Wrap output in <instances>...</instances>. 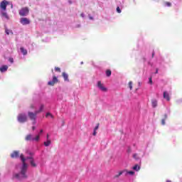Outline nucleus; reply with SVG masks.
<instances>
[{"label":"nucleus","mask_w":182,"mask_h":182,"mask_svg":"<svg viewBox=\"0 0 182 182\" xmlns=\"http://www.w3.org/2000/svg\"><path fill=\"white\" fill-rule=\"evenodd\" d=\"M5 33H6V35H14V32L12 31V30H9L8 28L5 29Z\"/></svg>","instance_id":"17"},{"label":"nucleus","mask_w":182,"mask_h":182,"mask_svg":"<svg viewBox=\"0 0 182 182\" xmlns=\"http://www.w3.org/2000/svg\"><path fill=\"white\" fill-rule=\"evenodd\" d=\"M123 173H124V171H119L118 174L115 175L114 178H119V177H120V176H122V174H123Z\"/></svg>","instance_id":"23"},{"label":"nucleus","mask_w":182,"mask_h":182,"mask_svg":"<svg viewBox=\"0 0 182 182\" xmlns=\"http://www.w3.org/2000/svg\"><path fill=\"white\" fill-rule=\"evenodd\" d=\"M127 174H130V176L134 175V171H127Z\"/></svg>","instance_id":"28"},{"label":"nucleus","mask_w":182,"mask_h":182,"mask_svg":"<svg viewBox=\"0 0 182 182\" xmlns=\"http://www.w3.org/2000/svg\"><path fill=\"white\" fill-rule=\"evenodd\" d=\"M127 152H128V153H132V149H130V148L128 149Z\"/></svg>","instance_id":"39"},{"label":"nucleus","mask_w":182,"mask_h":182,"mask_svg":"<svg viewBox=\"0 0 182 182\" xmlns=\"http://www.w3.org/2000/svg\"><path fill=\"white\" fill-rule=\"evenodd\" d=\"M133 170H135V171H139V170H140V166H139V165H135V166L133 167Z\"/></svg>","instance_id":"24"},{"label":"nucleus","mask_w":182,"mask_h":182,"mask_svg":"<svg viewBox=\"0 0 182 182\" xmlns=\"http://www.w3.org/2000/svg\"><path fill=\"white\" fill-rule=\"evenodd\" d=\"M93 136H96V134H97V132L96 130L94 129V132H93Z\"/></svg>","instance_id":"36"},{"label":"nucleus","mask_w":182,"mask_h":182,"mask_svg":"<svg viewBox=\"0 0 182 182\" xmlns=\"http://www.w3.org/2000/svg\"><path fill=\"white\" fill-rule=\"evenodd\" d=\"M9 61L11 63H14V58H10L9 59Z\"/></svg>","instance_id":"34"},{"label":"nucleus","mask_w":182,"mask_h":182,"mask_svg":"<svg viewBox=\"0 0 182 182\" xmlns=\"http://www.w3.org/2000/svg\"><path fill=\"white\" fill-rule=\"evenodd\" d=\"M81 16L83 18V14H81Z\"/></svg>","instance_id":"45"},{"label":"nucleus","mask_w":182,"mask_h":182,"mask_svg":"<svg viewBox=\"0 0 182 182\" xmlns=\"http://www.w3.org/2000/svg\"><path fill=\"white\" fill-rule=\"evenodd\" d=\"M30 109H35V106L33 105H30Z\"/></svg>","instance_id":"37"},{"label":"nucleus","mask_w":182,"mask_h":182,"mask_svg":"<svg viewBox=\"0 0 182 182\" xmlns=\"http://www.w3.org/2000/svg\"><path fill=\"white\" fill-rule=\"evenodd\" d=\"M152 58H154V51L152 53Z\"/></svg>","instance_id":"41"},{"label":"nucleus","mask_w":182,"mask_h":182,"mask_svg":"<svg viewBox=\"0 0 182 182\" xmlns=\"http://www.w3.org/2000/svg\"><path fill=\"white\" fill-rule=\"evenodd\" d=\"M165 6H171V3L166 1V2H165Z\"/></svg>","instance_id":"30"},{"label":"nucleus","mask_w":182,"mask_h":182,"mask_svg":"<svg viewBox=\"0 0 182 182\" xmlns=\"http://www.w3.org/2000/svg\"><path fill=\"white\" fill-rule=\"evenodd\" d=\"M62 76L65 82H69V75L66 73L63 72Z\"/></svg>","instance_id":"10"},{"label":"nucleus","mask_w":182,"mask_h":182,"mask_svg":"<svg viewBox=\"0 0 182 182\" xmlns=\"http://www.w3.org/2000/svg\"><path fill=\"white\" fill-rule=\"evenodd\" d=\"M6 70H8V65H2L0 68V72H1V73H4V72H6Z\"/></svg>","instance_id":"13"},{"label":"nucleus","mask_w":182,"mask_h":182,"mask_svg":"<svg viewBox=\"0 0 182 182\" xmlns=\"http://www.w3.org/2000/svg\"><path fill=\"white\" fill-rule=\"evenodd\" d=\"M45 107V106L43 105H41L40 107L39 110L36 111V113H38V114H39V113L43 112V108Z\"/></svg>","instance_id":"18"},{"label":"nucleus","mask_w":182,"mask_h":182,"mask_svg":"<svg viewBox=\"0 0 182 182\" xmlns=\"http://www.w3.org/2000/svg\"><path fill=\"white\" fill-rule=\"evenodd\" d=\"M37 114H38V113H36V111H35V112H28V116L30 120H33V122H35L36 120Z\"/></svg>","instance_id":"4"},{"label":"nucleus","mask_w":182,"mask_h":182,"mask_svg":"<svg viewBox=\"0 0 182 182\" xmlns=\"http://www.w3.org/2000/svg\"><path fill=\"white\" fill-rule=\"evenodd\" d=\"M43 133V129H41L40 132H39V134H42Z\"/></svg>","instance_id":"38"},{"label":"nucleus","mask_w":182,"mask_h":182,"mask_svg":"<svg viewBox=\"0 0 182 182\" xmlns=\"http://www.w3.org/2000/svg\"><path fill=\"white\" fill-rule=\"evenodd\" d=\"M17 120L19 122V123H25L28 122V117L26 116V114L21 113L18 114L17 117Z\"/></svg>","instance_id":"2"},{"label":"nucleus","mask_w":182,"mask_h":182,"mask_svg":"<svg viewBox=\"0 0 182 182\" xmlns=\"http://www.w3.org/2000/svg\"><path fill=\"white\" fill-rule=\"evenodd\" d=\"M100 124H97V126L95 127L94 130L97 131L99 129Z\"/></svg>","instance_id":"33"},{"label":"nucleus","mask_w":182,"mask_h":182,"mask_svg":"<svg viewBox=\"0 0 182 182\" xmlns=\"http://www.w3.org/2000/svg\"><path fill=\"white\" fill-rule=\"evenodd\" d=\"M11 159H18L19 157V151H14L11 154Z\"/></svg>","instance_id":"9"},{"label":"nucleus","mask_w":182,"mask_h":182,"mask_svg":"<svg viewBox=\"0 0 182 182\" xmlns=\"http://www.w3.org/2000/svg\"><path fill=\"white\" fill-rule=\"evenodd\" d=\"M133 159H134L135 160H139L140 158L139 157V155L137 154H134Z\"/></svg>","instance_id":"27"},{"label":"nucleus","mask_w":182,"mask_h":182,"mask_svg":"<svg viewBox=\"0 0 182 182\" xmlns=\"http://www.w3.org/2000/svg\"><path fill=\"white\" fill-rule=\"evenodd\" d=\"M40 135H37L35 138H33V141H39Z\"/></svg>","instance_id":"26"},{"label":"nucleus","mask_w":182,"mask_h":182,"mask_svg":"<svg viewBox=\"0 0 182 182\" xmlns=\"http://www.w3.org/2000/svg\"><path fill=\"white\" fill-rule=\"evenodd\" d=\"M106 75L107 76V77H110V76H112V70H107L106 71Z\"/></svg>","instance_id":"22"},{"label":"nucleus","mask_w":182,"mask_h":182,"mask_svg":"<svg viewBox=\"0 0 182 182\" xmlns=\"http://www.w3.org/2000/svg\"><path fill=\"white\" fill-rule=\"evenodd\" d=\"M50 143H51L50 140L48 139L47 141L44 142V146H46V147H48L50 146Z\"/></svg>","instance_id":"21"},{"label":"nucleus","mask_w":182,"mask_h":182,"mask_svg":"<svg viewBox=\"0 0 182 182\" xmlns=\"http://www.w3.org/2000/svg\"><path fill=\"white\" fill-rule=\"evenodd\" d=\"M35 129H36V127H32V130H35Z\"/></svg>","instance_id":"40"},{"label":"nucleus","mask_w":182,"mask_h":182,"mask_svg":"<svg viewBox=\"0 0 182 182\" xmlns=\"http://www.w3.org/2000/svg\"><path fill=\"white\" fill-rule=\"evenodd\" d=\"M20 50L23 53V55H28V50H26V49H24L23 47L20 48Z\"/></svg>","instance_id":"19"},{"label":"nucleus","mask_w":182,"mask_h":182,"mask_svg":"<svg viewBox=\"0 0 182 182\" xmlns=\"http://www.w3.org/2000/svg\"><path fill=\"white\" fill-rule=\"evenodd\" d=\"M47 140H49V134H47Z\"/></svg>","instance_id":"42"},{"label":"nucleus","mask_w":182,"mask_h":182,"mask_svg":"<svg viewBox=\"0 0 182 182\" xmlns=\"http://www.w3.org/2000/svg\"><path fill=\"white\" fill-rule=\"evenodd\" d=\"M21 160L23 163V166L19 173L15 174L14 177L17 178V180H23V178H28V176L26 175V170H28V165L26 164V159L23 156V154H21L20 156Z\"/></svg>","instance_id":"1"},{"label":"nucleus","mask_w":182,"mask_h":182,"mask_svg":"<svg viewBox=\"0 0 182 182\" xmlns=\"http://www.w3.org/2000/svg\"><path fill=\"white\" fill-rule=\"evenodd\" d=\"M159 73V70L158 69H156V73Z\"/></svg>","instance_id":"43"},{"label":"nucleus","mask_w":182,"mask_h":182,"mask_svg":"<svg viewBox=\"0 0 182 182\" xmlns=\"http://www.w3.org/2000/svg\"><path fill=\"white\" fill-rule=\"evenodd\" d=\"M29 14V9L28 7H23L19 11L20 16H26Z\"/></svg>","instance_id":"3"},{"label":"nucleus","mask_w":182,"mask_h":182,"mask_svg":"<svg viewBox=\"0 0 182 182\" xmlns=\"http://www.w3.org/2000/svg\"><path fill=\"white\" fill-rule=\"evenodd\" d=\"M97 87H99L102 92H107V88H106L105 86L102 84L101 81L97 82Z\"/></svg>","instance_id":"8"},{"label":"nucleus","mask_w":182,"mask_h":182,"mask_svg":"<svg viewBox=\"0 0 182 182\" xmlns=\"http://www.w3.org/2000/svg\"><path fill=\"white\" fill-rule=\"evenodd\" d=\"M33 124H36V122L33 121Z\"/></svg>","instance_id":"44"},{"label":"nucleus","mask_w":182,"mask_h":182,"mask_svg":"<svg viewBox=\"0 0 182 182\" xmlns=\"http://www.w3.org/2000/svg\"><path fill=\"white\" fill-rule=\"evenodd\" d=\"M8 1L6 0H4L0 3V9L1 11H6V6L8 5Z\"/></svg>","instance_id":"6"},{"label":"nucleus","mask_w":182,"mask_h":182,"mask_svg":"<svg viewBox=\"0 0 182 182\" xmlns=\"http://www.w3.org/2000/svg\"><path fill=\"white\" fill-rule=\"evenodd\" d=\"M149 83H150V85H153V80H152L151 77H149Z\"/></svg>","instance_id":"35"},{"label":"nucleus","mask_w":182,"mask_h":182,"mask_svg":"<svg viewBox=\"0 0 182 182\" xmlns=\"http://www.w3.org/2000/svg\"><path fill=\"white\" fill-rule=\"evenodd\" d=\"M128 85H129V87L130 90H132V89H133V82L129 81Z\"/></svg>","instance_id":"25"},{"label":"nucleus","mask_w":182,"mask_h":182,"mask_svg":"<svg viewBox=\"0 0 182 182\" xmlns=\"http://www.w3.org/2000/svg\"><path fill=\"white\" fill-rule=\"evenodd\" d=\"M58 82H59V80H58V77L56 75H54L53 77V80L49 81L48 82V86H55V83H58Z\"/></svg>","instance_id":"5"},{"label":"nucleus","mask_w":182,"mask_h":182,"mask_svg":"<svg viewBox=\"0 0 182 182\" xmlns=\"http://www.w3.org/2000/svg\"><path fill=\"white\" fill-rule=\"evenodd\" d=\"M151 105H152V107H157V100L156 99H153L151 100Z\"/></svg>","instance_id":"15"},{"label":"nucleus","mask_w":182,"mask_h":182,"mask_svg":"<svg viewBox=\"0 0 182 182\" xmlns=\"http://www.w3.org/2000/svg\"><path fill=\"white\" fill-rule=\"evenodd\" d=\"M1 15L2 16H4V18H6V19H9V16H8V14L5 11H2L1 12Z\"/></svg>","instance_id":"20"},{"label":"nucleus","mask_w":182,"mask_h":182,"mask_svg":"<svg viewBox=\"0 0 182 182\" xmlns=\"http://www.w3.org/2000/svg\"><path fill=\"white\" fill-rule=\"evenodd\" d=\"M55 72H59V73H60V68H59V67H55Z\"/></svg>","instance_id":"29"},{"label":"nucleus","mask_w":182,"mask_h":182,"mask_svg":"<svg viewBox=\"0 0 182 182\" xmlns=\"http://www.w3.org/2000/svg\"><path fill=\"white\" fill-rule=\"evenodd\" d=\"M20 22L21 25H29V23H31V21L26 17L21 18Z\"/></svg>","instance_id":"7"},{"label":"nucleus","mask_w":182,"mask_h":182,"mask_svg":"<svg viewBox=\"0 0 182 182\" xmlns=\"http://www.w3.org/2000/svg\"><path fill=\"white\" fill-rule=\"evenodd\" d=\"M33 138H32V134H28L26 135L25 140H26V141H33Z\"/></svg>","instance_id":"14"},{"label":"nucleus","mask_w":182,"mask_h":182,"mask_svg":"<svg viewBox=\"0 0 182 182\" xmlns=\"http://www.w3.org/2000/svg\"><path fill=\"white\" fill-rule=\"evenodd\" d=\"M117 12L118 13V14H122V10L120 9V7H117Z\"/></svg>","instance_id":"31"},{"label":"nucleus","mask_w":182,"mask_h":182,"mask_svg":"<svg viewBox=\"0 0 182 182\" xmlns=\"http://www.w3.org/2000/svg\"><path fill=\"white\" fill-rule=\"evenodd\" d=\"M27 159L30 160V164H31L32 167H36V164L35 163V160H33V158L28 157Z\"/></svg>","instance_id":"12"},{"label":"nucleus","mask_w":182,"mask_h":182,"mask_svg":"<svg viewBox=\"0 0 182 182\" xmlns=\"http://www.w3.org/2000/svg\"><path fill=\"white\" fill-rule=\"evenodd\" d=\"M166 120H167V114H165L164 115V119H161V124L163 126H164V124H166Z\"/></svg>","instance_id":"16"},{"label":"nucleus","mask_w":182,"mask_h":182,"mask_svg":"<svg viewBox=\"0 0 182 182\" xmlns=\"http://www.w3.org/2000/svg\"><path fill=\"white\" fill-rule=\"evenodd\" d=\"M48 116H50V117L53 118V115H52V114H50V112H48V113L46 114V117H48Z\"/></svg>","instance_id":"32"},{"label":"nucleus","mask_w":182,"mask_h":182,"mask_svg":"<svg viewBox=\"0 0 182 182\" xmlns=\"http://www.w3.org/2000/svg\"><path fill=\"white\" fill-rule=\"evenodd\" d=\"M90 19H93V18H92V17H90Z\"/></svg>","instance_id":"46"},{"label":"nucleus","mask_w":182,"mask_h":182,"mask_svg":"<svg viewBox=\"0 0 182 182\" xmlns=\"http://www.w3.org/2000/svg\"><path fill=\"white\" fill-rule=\"evenodd\" d=\"M164 99H166L168 102H170V95H168V92H164Z\"/></svg>","instance_id":"11"}]
</instances>
